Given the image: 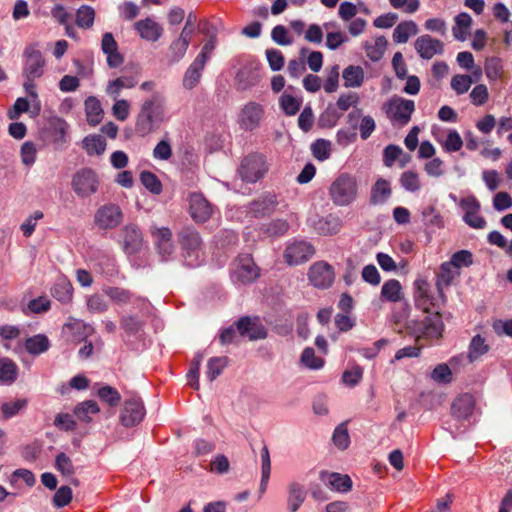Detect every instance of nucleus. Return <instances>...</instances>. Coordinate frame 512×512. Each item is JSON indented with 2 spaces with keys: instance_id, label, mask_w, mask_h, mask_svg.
Wrapping results in <instances>:
<instances>
[{
  "instance_id": "obj_19",
  "label": "nucleus",
  "mask_w": 512,
  "mask_h": 512,
  "mask_svg": "<svg viewBox=\"0 0 512 512\" xmlns=\"http://www.w3.org/2000/svg\"><path fill=\"white\" fill-rule=\"evenodd\" d=\"M461 208L464 210L463 220L474 229L485 228L487 222L483 216L479 214L480 203L474 196L463 198L460 202Z\"/></svg>"
},
{
  "instance_id": "obj_62",
  "label": "nucleus",
  "mask_w": 512,
  "mask_h": 512,
  "mask_svg": "<svg viewBox=\"0 0 512 512\" xmlns=\"http://www.w3.org/2000/svg\"><path fill=\"white\" fill-rule=\"evenodd\" d=\"M473 80L469 75L457 74L451 80V87L457 94L466 93L471 87Z\"/></svg>"
},
{
  "instance_id": "obj_20",
  "label": "nucleus",
  "mask_w": 512,
  "mask_h": 512,
  "mask_svg": "<svg viewBox=\"0 0 512 512\" xmlns=\"http://www.w3.org/2000/svg\"><path fill=\"white\" fill-rule=\"evenodd\" d=\"M414 48L422 59H432L444 52V44L429 34L419 36L414 42Z\"/></svg>"
},
{
  "instance_id": "obj_8",
  "label": "nucleus",
  "mask_w": 512,
  "mask_h": 512,
  "mask_svg": "<svg viewBox=\"0 0 512 512\" xmlns=\"http://www.w3.org/2000/svg\"><path fill=\"white\" fill-rule=\"evenodd\" d=\"M100 184L97 172L92 168H82L72 177L71 186L80 198H88L98 191Z\"/></svg>"
},
{
  "instance_id": "obj_13",
  "label": "nucleus",
  "mask_w": 512,
  "mask_h": 512,
  "mask_svg": "<svg viewBox=\"0 0 512 512\" xmlns=\"http://www.w3.org/2000/svg\"><path fill=\"white\" fill-rule=\"evenodd\" d=\"M315 254L314 246L305 240L294 241L287 245L284 259L289 265L307 262Z\"/></svg>"
},
{
  "instance_id": "obj_25",
  "label": "nucleus",
  "mask_w": 512,
  "mask_h": 512,
  "mask_svg": "<svg viewBox=\"0 0 512 512\" xmlns=\"http://www.w3.org/2000/svg\"><path fill=\"white\" fill-rule=\"evenodd\" d=\"M101 48L107 55V64L110 68H117L123 63V56L118 52V44L112 33L107 32L102 36Z\"/></svg>"
},
{
  "instance_id": "obj_27",
  "label": "nucleus",
  "mask_w": 512,
  "mask_h": 512,
  "mask_svg": "<svg viewBox=\"0 0 512 512\" xmlns=\"http://www.w3.org/2000/svg\"><path fill=\"white\" fill-rule=\"evenodd\" d=\"M392 195L391 183L387 179L378 178L372 185L369 196L371 205H383Z\"/></svg>"
},
{
  "instance_id": "obj_1",
  "label": "nucleus",
  "mask_w": 512,
  "mask_h": 512,
  "mask_svg": "<svg viewBox=\"0 0 512 512\" xmlns=\"http://www.w3.org/2000/svg\"><path fill=\"white\" fill-rule=\"evenodd\" d=\"M404 329L408 335L415 336L416 345L399 349L391 363L406 357H418L423 347L421 344L422 340L433 341L440 339L444 330L442 315L437 312L432 316H426L423 320H407L404 324Z\"/></svg>"
},
{
  "instance_id": "obj_61",
  "label": "nucleus",
  "mask_w": 512,
  "mask_h": 512,
  "mask_svg": "<svg viewBox=\"0 0 512 512\" xmlns=\"http://www.w3.org/2000/svg\"><path fill=\"white\" fill-rule=\"evenodd\" d=\"M189 44H190L189 40L182 38L180 36L178 39L173 41L172 44L170 45V52H171L172 60L177 62L181 58H183L188 47H189Z\"/></svg>"
},
{
  "instance_id": "obj_56",
  "label": "nucleus",
  "mask_w": 512,
  "mask_h": 512,
  "mask_svg": "<svg viewBox=\"0 0 512 512\" xmlns=\"http://www.w3.org/2000/svg\"><path fill=\"white\" fill-rule=\"evenodd\" d=\"M399 181L401 186L407 191L416 192L420 189L419 176L414 171L403 172Z\"/></svg>"
},
{
  "instance_id": "obj_63",
  "label": "nucleus",
  "mask_w": 512,
  "mask_h": 512,
  "mask_svg": "<svg viewBox=\"0 0 512 512\" xmlns=\"http://www.w3.org/2000/svg\"><path fill=\"white\" fill-rule=\"evenodd\" d=\"M449 263H451L455 269L468 267L473 263V255L468 250H460L452 255Z\"/></svg>"
},
{
  "instance_id": "obj_46",
  "label": "nucleus",
  "mask_w": 512,
  "mask_h": 512,
  "mask_svg": "<svg viewBox=\"0 0 512 512\" xmlns=\"http://www.w3.org/2000/svg\"><path fill=\"white\" fill-rule=\"evenodd\" d=\"M228 364V358L223 357H212L207 363V378L210 382L214 381L224 370Z\"/></svg>"
},
{
  "instance_id": "obj_52",
  "label": "nucleus",
  "mask_w": 512,
  "mask_h": 512,
  "mask_svg": "<svg viewBox=\"0 0 512 512\" xmlns=\"http://www.w3.org/2000/svg\"><path fill=\"white\" fill-rule=\"evenodd\" d=\"M313 156L319 161L327 160L331 155V142L325 139H317L311 145Z\"/></svg>"
},
{
  "instance_id": "obj_33",
  "label": "nucleus",
  "mask_w": 512,
  "mask_h": 512,
  "mask_svg": "<svg viewBox=\"0 0 512 512\" xmlns=\"http://www.w3.org/2000/svg\"><path fill=\"white\" fill-rule=\"evenodd\" d=\"M52 296L61 303H69L73 295V287L66 278H59L51 288Z\"/></svg>"
},
{
  "instance_id": "obj_36",
  "label": "nucleus",
  "mask_w": 512,
  "mask_h": 512,
  "mask_svg": "<svg viewBox=\"0 0 512 512\" xmlns=\"http://www.w3.org/2000/svg\"><path fill=\"white\" fill-rule=\"evenodd\" d=\"M288 493V509L291 512H296L306 498L304 487L297 482H292L288 486Z\"/></svg>"
},
{
  "instance_id": "obj_57",
  "label": "nucleus",
  "mask_w": 512,
  "mask_h": 512,
  "mask_svg": "<svg viewBox=\"0 0 512 512\" xmlns=\"http://www.w3.org/2000/svg\"><path fill=\"white\" fill-rule=\"evenodd\" d=\"M301 362L310 369H320L324 365V360L315 355V351L311 347H306L301 355Z\"/></svg>"
},
{
  "instance_id": "obj_51",
  "label": "nucleus",
  "mask_w": 512,
  "mask_h": 512,
  "mask_svg": "<svg viewBox=\"0 0 512 512\" xmlns=\"http://www.w3.org/2000/svg\"><path fill=\"white\" fill-rule=\"evenodd\" d=\"M261 461H262V477L260 483V491L264 492L266 490L270 472H271V460L268 447L266 445L263 446L260 452Z\"/></svg>"
},
{
  "instance_id": "obj_17",
  "label": "nucleus",
  "mask_w": 512,
  "mask_h": 512,
  "mask_svg": "<svg viewBox=\"0 0 512 512\" xmlns=\"http://www.w3.org/2000/svg\"><path fill=\"white\" fill-rule=\"evenodd\" d=\"M260 78V64L255 61L248 62L236 74V88L239 91L250 89L259 83Z\"/></svg>"
},
{
  "instance_id": "obj_55",
  "label": "nucleus",
  "mask_w": 512,
  "mask_h": 512,
  "mask_svg": "<svg viewBox=\"0 0 512 512\" xmlns=\"http://www.w3.org/2000/svg\"><path fill=\"white\" fill-rule=\"evenodd\" d=\"M332 439L334 444L341 450H344L349 446L350 437L348 434L347 424L345 422L336 427Z\"/></svg>"
},
{
  "instance_id": "obj_59",
  "label": "nucleus",
  "mask_w": 512,
  "mask_h": 512,
  "mask_svg": "<svg viewBox=\"0 0 512 512\" xmlns=\"http://www.w3.org/2000/svg\"><path fill=\"white\" fill-rule=\"evenodd\" d=\"M280 106L286 115H295L301 107V101L289 94L280 97Z\"/></svg>"
},
{
  "instance_id": "obj_26",
  "label": "nucleus",
  "mask_w": 512,
  "mask_h": 512,
  "mask_svg": "<svg viewBox=\"0 0 512 512\" xmlns=\"http://www.w3.org/2000/svg\"><path fill=\"white\" fill-rule=\"evenodd\" d=\"M312 227L319 235L331 236L340 231L342 221L338 216L329 214L325 217H319L317 220H314Z\"/></svg>"
},
{
  "instance_id": "obj_5",
  "label": "nucleus",
  "mask_w": 512,
  "mask_h": 512,
  "mask_svg": "<svg viewBox=\"0 0 512 512\" xmlns=\"http://www.w3.org/2000/svg\"><path fill=\"white\" fill-rule=\"evenodd\" d=\"M184 262L189 267H197L204 260L202 241L199 233L190 227H184L178 235Z\"/></svg>"
},
{
  "instance_id": "obj_24",
  "label": "nucleus",
  "mask_w": 512,
  "mask_h": 512,
  "mask_svg": "<svg viewBox=\"0 0 512 512\" xmlns=\"http://www.w3.org/2000/svg\"><path fill=\"white\" fill-rule=\"evenodd\" d=\"M320 480L329 488L337 492H348L352 488V480L348 475L322 470Z\"/></svg>"
},
{
  "instance_id": "obj_4",
  "label": "nucleus",
  "mask_w": 512,
  "mask_h": 512,
  "mask_svg": "<svg viewBox=\"0 0 512 512\" xmlns=\"http://www.w3.org/2000/svg\"><path fill=\"white\" fill-rule=\"evenodd\" d=\"M437 295L431 292L429 282L424 278H418L414 282V302L418 309L432 316L439 313L438 309L446 302V296L443 291H437Z\"/></svg>"
},
{
  "instance_id": "obj_11",
  "label": "nucleus",
  "mask_w": 512,
  "mask_h": 512,
  "mask_svg": "<svg viewBox=\"0 0 512 512\" xmlns=\"http://www.w3.org/2000/svg\"><path fill=\"white\" fill-rule=\"evenodd\" d=\"M232 275L237 281L246 284L256 280L259 276V268L255 265L249 254L239 255L232 268Z\"/></svg>"
},
{
  "instance_id": "obj_41",
  "label": "nucleus",
  "mask_w": 512,
  "mask_h": 512,
  "mask_svg": "<svg viewBox=\"0 0 512 512\" xmlns=\"http://www.w3.org/2000/svg\"><path fill=\"white\" fill-rule=\"evenodd\" d=\"M120 326L127 336H137L143 330L144 322L137 316L122 315Z\"/></svg>"
},
{
  "instance_id": "obj_38",
  "label": "nucleus",
  "mask_w": 512,
  "mask_h": 512,
  "mask_svg": "<svg viewBox=\"0 0 512 512\" xmlns=\"http://www.w3.org/2000/svg\"><path fill=\"white\" fill-rule=\"evenodd\" d=\"M418 33V26L414 21L400 22L393 32V40L396 43H406L410 36Z\"/></svg>"
},
{
  "instance_id": "obj_60",
  "label": "nucleus",
  "mask_w": 512,
  "mask_h": 512,
  "mask_svg": "<svg viewBox=\"0 0 512 512\" xmlns=\"http://www.w3.org/2000/svg\"><path fill=\"white\" fill-rule=\"evenodd\" d=\"M238 235L232 230H222L216 236V243L222 249L234 247L238 243Z\"/></svg>"
},
{
  "instance_id": "obj_53",
  "label": "nucleus",
  "mask_w": 512,
  "mask_h": 512,
  "mask_svg": "<svg viewBox=\"0 0 512 512\" xmlns=\"http://www.w3.org/2000/svg\"><path fill=\"white\" fill-rule=\"evenodd\" d=\"M99 398L111 407H116L121 401L120 393L113 387L106 385L98 390Z\"/></svg>"
},
{
  "instance_id": "obj_16",
  "label": "nucleus",
  "mask_w": 512,
  "mask_h": 512,
  "mask_svg": "<svg viewBox=\"0 0 512 512\" xmlns=\"http://www.w3.org/2000/svg\"><path fill=\"white\" fill-rule=\"evenodd\" d=\"M123 251L127 255L138 253L143 246V236L141 230L135 224H127L119 234Z\"/></svg>"
},
{
  "instance_id": "obj_48",
  "label": "nucleus",
  "mask_w": 512,
  "mask_h": 512,
  "mask_svg": "<svg viewBox=\"0 0 512 512\" xmlns=\"http://www.w3.org/2000/svg\"><path fill=\"white\" fill-rule=\"evenodd\" d=\"M489 346L486 344L485 339L481 335H476L472 338L469 345L468 357L470 362L477 360L479 357L487 353Z\"/></svg>"
},
{
  "instance_id": "obj_7",
  "label": "nucleus",
  "mask_w": 512,
  "mask_h": 512,
  "mask_svg": "<svg viewBox=\"0 0 512 512\" xmlns=\"http://www.w3.org/2000/svg\"><path fill=\"white\" fill-rule=\"evenodd\" d=\"M383 109L393 124L405 126L415 111V103L413 100L394 96L384 104Z\"/></svg>"
},
{
  "instance_id": "obj_29",
  "label": "nucleus",
  "mask_w": 512,
  "mask_h": 512,
  "mask_svg": "<svg viewBox=\"0 0 512 512\" xmlns=\"http://www.w3.org/2000/svg\"><path fill=\"white\" fill-rule=\"evenodd\" d=\"M134 28L139 33L141 38L152 42L157 41L163 32L162 27L151 18L137 21L134 24Z\"/></svg>"
},
{
  "instance_id": "obj_42",
  "label": "nucleus",
  "mask_w": 512,
  "mask_h": 512,
  "mask_svg": "<svg viewBox=\"0 0 512 512\" xmlns=\"http://www.w3.org/2000/svg\"><path fill=\"white\" fill-rule=\"evenodd\" d=\"M387 39L384 36H379L375 39L373 44H366L365 46V52L366 56L371 61H379L386 50L387 47Z\"/></svg>"
},
{
  "instance_id": "obj_64",
  "label": "nucleus",
  "mask_w": 512,
  "mask_h": 512,
  "mask_svg": "<svg viewBox=\"0 0 512 512\" xmlns=\"http://www.w3.org/2000/svg\"><path fill=\"white\" fill-rule=\"evenodd\" d=\"M55 467L64 476H71L74 474V466L72 460L63 452L56 456Z\"/></svg>"
},
{
  "instance_id": "obj_3",
  "label": "nucleus",
  "mask_w": 512,
  "mask_h": 512,
  "mask_svg": "<svg viewBox=\"0 0 512 512\" xmlns=\"http://www.w3.org/2000/svg\"><path fill=\"white\" fill-rule=\"evenodd\" d=\"M357 178L347 172L340 173L329 187V197L336 206H348L358 197Z\"/></svg>"
},
{
  "instance_id": "obj_14",
  "label": "nucleus",
  "mask_w": 512,
  "mask_h": 512,
  "mask_svg": "<svg viewBox=\"0 0 512 512\" xmlns=\"http://www.w3.org/2000/svg\"><path fill=\"white\" fill-rule=\"evenodd\" d=\"M145 416V408L139 397H131L124 402L120 414V421L125 427L138 425Z\"/></svg>"
},
{
  "instance_id": "obj_28",
  "label": "nucleus",
  "mask_w": 512,
  "mask_h": 512,
  "mask_svg": "<svg viewBox=\"0 0 512 512\" xmlns=\"http://www.w3.org/2000/svg\"><path fill=\"white\" fill-rule=\"evenodd\" d=\"M475 401L472 395L465 393L458 396L452 403V415L459 420L468 419L474 410Z\"/></svg>"
},
{
  "instance_id": "obj_49",
  "label": "nucleus",
  "mask_w": 512,
  "mask_h": 512,
  "mask_svg": "<svg viewBox=\"0 0 512 512\" xmlns=\"http://www.w3.org/2000/svg\"><path fill=\"white\" fill-rule=\"evenodd\" d=\"M140 181L152 194L159 195L162 192V183L154 173L150 171L141 172Z\"/></svg>"
},
{
  "instance_id": "obj_2",
  "label": "nucleus",
  "mask_w": 512,
  "mask_h": 512,
  "mask_svg": "<svg viewBox=\"0 0 512 512\" xmlns=\"http://www.w3.org/2000/svg\"><path fill=\"white\" fill-rule=\"evenodd\" d=\"M165 117L164 98L160 93H153L145 99L135 119V133L145 137L157 130L163 123Z\"/></svg>"
},
{
  "instance_id": "obj_45",
  "label": "nucleus",
  "mask_w": 512,
  "mask_h": 512,
  "mask_svg": "<svg viewBox=\"0 0 512 512\" xmlns=\"http://www.w3.org/2000/svg\"><path fill=\"white\" fill-rule=\"evenodd\" d=\"M95 11L91 6L82 5L76 12V24L80 28L89 29L93 26Z\"/></svg>"
},
{
  "instance_id": "obj_23",
  "label": "nucleus",
  "mask_w": 512,
  "mask_h": 512,
  "mask_svg": "<svg viewBox=\"0 0 512 512\" xmlns=\"http://www.w3.org/2000/svg\"><path fill=\"white\" fill-rule=\"evenodd\" d=\"M277 205L276 195L266 193L249 204L248 213L254 218H262L272 214Z\"/></svg>"
},
{
  "instance_id": "obj_43",
  "label": "nucleus",
  "mask_w": 512,
  "mask_h": 512,
  "mask_svg": "<svg viewBox=\"0 0 512 512\" xmlns=\"http://www.w3.org/2000/svg\"><path fill=\"white\" fill-rule=\"evenodd\" d=\"M100 411L99 406L94 400H87L78 404L74 409V414L77 418L84 422L91 421V415L97 414Z\"/></svg>"
},
{
  "instance_id": "obj_30",
  "label": "nucleus",
  "mask_w": 512,
  "mask_h": 512,
  "mask_svg": "<svg viewBox=\"0 0 512 512\" xmlns=\"http://www.w3.org/2000/svg\"><path fill=\"white\" fill-rule=\"evenodd\" d=\"M205 65L206 64L202 63L200 60H193L187 68L182 80V84L185 89L191 90L200 83Z\"/></svg>"
},
{
  "instance_id": "obj_21",
  "label": "nucleus",
  "mask_w": 512,
  "mask_h": 512,
  "mask_svg": "<svg viewBox=\"0 0 512 512\" xmlns=\"http://www.w3.org/2000/svg\"><path fill=\"white\" fill-rule=\"evenodd\" d=\"M103 293L116 305L124 306L128 304L140 305L146 300L140 296H136L129 289L119 286H106Z\"/></svg>"
},
{
  "instance_id": "obj_47",
  "label": "nucleus",
  "mask_w": 512,
  "mask_h": 512,
  "mask_svg": "<svg viewBox=\"0 0 512 512\" xmlns=\"http://www.w3.org/2000/svg\"><path fill=\"white\" fill-rule=\"evenodd\" d=\"M28 405L26 398L16 399L10 402H4L1 405V412L4 419H10L24 410Z\"/></svg>"
},
{
  "instance_id": "obj_54",
  "label": "nucleus",
  "mask_w": 512,
  "mask_h": 512,
  "mask_svg": "<svg viewBox=\"0 0 512 512\" xmlns=\"http://www.w3.org/2000/svg\"><path fill=\"white\" fill-rule=\"evenodd\" d=\"M202 361V355H197L191 362L189 371L187 373L188 385L194 390H198L200 387L199 384V375H200V365Z\"/></svg>"
},
{
  "instance_id": "obj_31",
  "label": "nucleus",
  "mask_w": 512,
  "mask_h": 512,
  "mask_svg": "<svg viewBox=\"0 0 512 512\" xmlns=\"http://www.w3.org/2000/svg\"><path fill=\"white\" fill-rule=\"evenodd\" d=\"M404 294L400 282L396 279L387 280L381 288V299L389 302H399Z\"/></svg>"
},
{
  "instance_id": "obj_44",
  "label": "nucleus",
  "mask_w": 512,
  "mask_h": 512,
  "mask_svg": "<svg viewBox=\"0 0 512 512\" xmlns=\"http://www.w3.org/2000/svg\"><path fill=\"white\" fill-rule=\"evenodd\" d=\"M456 25L453 27V35L458 40H465L468 28L472 23V18L468 13L462 12L455 18Z\"/></svg>"
},
{
  "instance_id": "obj_35",
  "label": "nucleus",
  "mask_w": 512,
  "mask_h": 512,
  "mask_svg": "<svg viewBox=\"0 0 512 512\" xmlns=\"http://www.w3.org/2000/svg\"><path fill=\"white\" fill-rule=\"evenodd\" d=\"M459 272L449 262H444L440 266V270L436 275L437 291H443L445 287L451 285L453 279Z\"/></svg>"
},
{
  "instance_id": "obj_40",
  "label": "nucleus",
  "mask_w": 512,
  "mask_h": 512,
  "mask_svg": "<svg viewBox=\"0 0 512 512\" xmlns=\"http://www.w3.org/2000/svg\"><path fill=\"white\" fill-rule=\"evenodd\" d=\"M421 214L423 222L427 227L437 229L444 228V218L435 206L429 205L424 207Z\"/></svg>"
},
{
  "instance_id": "obj_18",
  "label": "nucleus",
  "mask_w": 512,
  "mask_h": 512,
  "mask_svg": "<svg viewBox=\"0 0 512 512\" xmlns=\"http://www.w3.org/2000/svg\"><path fill=\"white\" fill-rule=\"evenodd\" d=\"M235 325L241 337H247L252 341L267 337V330L258 317H241Z\"/></svg>"
},
{
  "instance_id": "obj_12",
  "label": "nucleus",
  "mask_w": 512,
  "mask_h": 512,
  "mask_svg": "<svg viewBox=\"0 0 512 512\" xmlns=\"http://www.w3.org/2000/svg\"><path fill=\"white\" fill-rule=\"evenodd\" d=\"M264 117V108L260 103L250 101L239 112L238 123L245 131L258 128Z\"/></svg>"
},
{
  "instance_id": "obj_10",
  "label": "nucleus",
  "mask_w": 512,
  "mask_h": 512,
  "mask_svg": "<svg viewBox=\"0 0 512 512\" xmlns=\"http://www.w3.org/2000/svg\"><path fill=\"white\" fill-rule=\"evenodd\" d=\"M124 215L119 205L106 203L101 205L94 214V224L100 230H113L123 221Z\"/></svg>"
},
{
  "instance_id": "obj_22",
  "label": "nucleus",
  "mask_w": 512,
  "mask_h": 512,
  "mask_svg": "<svg viewBox=\"0 0 512 512\" xmlns=\"http://www.w3.org/2000/svg\"><path fill=\"white\" fill-rule=\"evenodd\" d=\"M189 213L197 223L206 222L212 215V206L200 193H192L189 198Z\"/></svg>"
},
{
  "instance_id": "obj_50",
  "label": "nucleus",
  "mask_w": 512,
  "mask_h": 512,
  "mask_svg": "<svg viewBox=\"0 0 512 512\" xmlns=\"http://www.w3.org/2000/svg\"><path fill=\"white\" fill-rule=\"evenodd\" d=\"M88 154L101 155L106 149V140L100 135L88 136L83 141Z\"/></svg>"
},
{
  "instance_id": "obj_58",
  "label": "nucleus",
  "mask_w": 512,
  "mask_h": 512,
  "mask_svg": "<svg viewBox=\"0 0 512 512\" xmlns=\"http://www.w3.org/2000/svg\"><path fill=\"white\" fill-rule=\"evenodd\" d=\"M65 328L70 330L74 335H79V339L88 337L94 331L91 325L77 319L67 323Z\"/></svg>"
},
{
  "instance_id": "obj_39",
  "label": "nucleus",
  "mask_w": 512,
  "mask_h": 512,
  "mask_svg": "<svg viewBox=\"0 0 512 512\" xmlns=\"http://www.w3.org/2000/svg\"><path fill=\"white\" fill-rule=\"evenodd\" d=\"M345 87H360L364 81V71L360 66L350 65L342 74Z\"/></svg>"
},
{
  "instance_id": "obj_32",
  "label": "nucleus",
  "mask_w": 512,
  "mask_h": 512,
  "mask_svg": "<svg viewBox=\"0 0 512 512\" xmlns=\"http://www.w3.org/2000/svg\"><path fill=\"white\" fill-rule=\"evenodd\" d=\"M19 369L14 361L9 358L0 359V383L4 385L13 384L18 377Z\"/></svg>"
},
{
  "instance_id": "obj_34",
  "label": "nucleus",
  "mask_w": 512,
  "mask_h": 512,
  "mask_svg": "<svg viewBox=\"0 0 512 512\" xmlns=\"http://www.w3.org/2000/svg\"><path fill=\"white\" fill-rule=\"evenodd\" d=\"M84 105L88 123L93 126L99 124L103 117V109L100 101L94 96H89L85 100Z\"/></svg>"
},
{
  "instance_id": "obj_9",
  "label": "nucleus",
  "mask_w": 512,
  "mask_h": 512,
  "mask_svg": "<svg viewBox=\"0 0 512 512\" xmlns=\"http://www.w3.org/2000/svg\"><path fill=\"white\" fill-rule=\"evenodd\" d=\"M268 171L266 158L261 153H252L247 155L239 167V175L242 180L255 183L261 179Z\"/></svg>"
},
{
  "instance_id": "obj_6",
  "label": "nucleus",
  "mask_w": 512,
  "mask_h": 512,
  "mask_svg": "<svg viewBox=\"0 0 512 512\" xmlns=\"http://www.w3.org/2000/svg\"><path fill=\"white\" fill-rule=\"evenodd\" d=\"M23 67L22 76L30 78H41L45 73L47 61L39 49L38 43L25 46L22 54Z\"/></svg>"
},
{
  "instance_id": "obj_37",
  "label": "nucleus",
  "mask_w": 512,
  "mask_h": 512,
  "mask_svg": "<svg viewBox=\"0 0 512 512\" xmlns=\"http://www.w3.org/2000/svg\"><path fill=\"white\" fill-rule=\"evenodd\" d=\"M24 347L32 355L46 352L50 347L49 339L44 334H37L25 340Z\"/></svg>"
},
{
  "instance_id": "obj_15",
  "label": "nucleus",
  "mask_w": 512,
  "mask_h": 512,
  "mask_svg": "<svg viewBox=\"0 0 512 512\" xmlns=\"http://www.w3.org/2000/svg\"><path fill=\"white\" fill-rule=\"evenodd\" d=\"M308 277L313 286L326 289L334 282L335 273L331 265L324 261H319L310 267Z\"/></svg>"
}]
</instances>
